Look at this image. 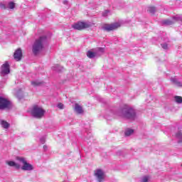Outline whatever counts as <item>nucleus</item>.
I'll use <instances>...</instances> for the list:
<instances>
[{
    "label": "nucleus",
    "mask_w": 182,
    "mask_h": 182,
    "mask_svg": "<svg viewBox=\"0 0 182 182\" xmlns=\"http://www.w3.org/2000/svg\"><path fill=\"white\" fill-rule=\"evenodd\" d=\"M114 114L115 116L124 117V119H129V120H134V119H136V111L127 105L124 106L123 108L119 109Z\"/></svg>",
    "instance_id": "1"
},
{
    "label": "nucleus",
    "mask_w": 182,
    "mask_h": 182,
    "mask_svg": "<svg viewBox=\"0 0 182 182\" xmlns=\"http://www.w3.org/2000/svg\"><path fill=\"white\" fill-rule=\"evenodd\" d=\"M46 42V36H41L38 39L36 40L33 45V53L38 55L42 49H43V45Z\"/></svg>",
    "instance_id": "2"
},
{
    "label": "nucleus",
    "mask_w": 182,
    "mask_h": 182,
    "mask_svg": "<svg viewBox=\"0 0 182 182\" xmlns=\"http://www.w3.org/2000/svg\"><path fill=\"white\" fill-rule=\"evenodd\" d=\"M31 116L36 119H42L45 116L46 111L39 105H34L31 111Z\"/></svg>",
    "instance_id": "3"
},
{
    "label": "nucleus",
    "mask_w": 182,
    "mask_h": 182,
    "mask_svg": "<svg viewBox=\"0 0 182 182\" xmlns=\"http://www.w3.org/2000/svg\"><path fill=\"white\" fill-rule=\"evenodd\" d=\"M92 26H93L92 23L82 21H78L72 25V28L76 31H83L85 29H87V28H92Z\"/></svg>",
    "instance_id": "4"
},
{
    "label": "nucleus",
    "mask_w": 182,
    "mask_h": 182,
    "mask_svg": "<svg viewBox=\"0 0 182 182\" xmlns=\"http://www.w3.org/2000/svg\"><path fill=\"white\" fill-rule=\"evenodd\" d=\"M16 160L23 164V166L21 167L22 170H24L25 171H31V170H33V166H32V164L28 163L25 158L21 157V156H17L16 158Z\"/></svg>",
    "instance_id": "5"
},
{
    "label": "nucleus",
    "mask_w": 182,
    "mask_h": 182,
    "mask_svg": "<svg viewBox=\"0 0 182 182\" xmlns=\"http://www.w3.org/2000/svg\"><path fill=\"white\" fill-rule=\"evenodd\" d=\"M12 102L8 99L0 96V109L4 110L5 109H11Z\"/></svg>",
    "instance_id": "6"
},
{
    "label": "nucleus",
    "mask_w": 182,
    "mask_h": 182,
    "mask_svg": "<svg viewBox=\"0 0 182 182\" xmlns=\"http://www.w3.org/2000/svg\"><path fill=\"white\" fill-rule=\"evenodd\" d=\"M95 176L98 182H105L106 178V174H105V171L102 169L95 170Z\"/></svg>",
    "instance_id": "7"
},
{
    "label": "nucleus",
    "mask_w": 182,
    "mask_h": 182,
    "mask_svg": "<svg viewBox=\"0 0 182 182\" xmlns=\"http://www.w3.org/2000/svg\"><path fill=\"white\" fill-rule=\"evenodd\" d=\"M10 73L11 70L9 69V63L8 61H6L4 64L1 65L0 75L1 76H6V75H9Z\"/></svg>",
    "instance_id": "8"
},
{
    "label": "nucleus",
    "mask_w": 182,
    "mask_h": 182,
    "mask_svg": "<svg viewBox=\"0 0 182 182\" xmlns=\"http://www.w3.org/2000/svg\"><path fill=\"white\" fill-rule=\"evenodd\" d=\"M117 28H120L119 23H114L112 24H106L103 26L102 29L104 31H107V32H110V31H114V29H117Z\"/></svg>",
    "instance_id": "9"
},
{
    "label": "nucleus",
    "mask_w": 182,
    "mask_h": 182,
    "mask_svg": "<svg viewBox=\"0 0 182 182\" xmlns=\"http://www.w3.org/2000/svg\"><path fill=\"white\" fill-rule=\"evenodd\" d=\"M14 58L15 60L17 62H19L21 59H22V50L21 48L17 49L14 54Z\"/></svg>",
    "instance_id": "10"
},
{
    "label": "nucleus",
    "mask_w": 182,
    "mask_h": 182,
    "mask_svg": "<svg viewBox=\"0 0 182 182\" xmlns=\"http://www.w3.org/2000/svg\"><path fill=\"white\" fill-rule=\"evenodd\" d=\"M6 164L10 167H15V168L19 169L21 168V164H16L15 161H6Z\"/></svg>",
    "instance_id": "11"
},
{
    "label": "nucleus",
    "mask_w": 182,
    "mask_h": 182,
    "mask_svg": "<svg viewBox=\"0 0 182 182\" xmlns=\"http://www.w3.org/2000/svg\"><path fill=\"white\" fill-rule=\"evenodd\" d=\"M16 97H17V99H21L23 97V91H22V89L16 90Z\"/></svg>",
    "instance_id": "12"
},
{
    "label": "nucleus",
    "mask_w": 182,
    "mask_h": 182,
    "mask_svg": "<svg viewBox=\"0 0 182 182\" xmlns=\"http://www.w3.org/2000/svg\"><path fill=\"white\" fill-rule=\"evenodd\" d=\"M75 111L77 114H82V113H83V108L78 104H75Z\"/></svg>",
    "instance_id": "13"
},
{
    "label": "nucleus",
    "mask_w": 182,
    "mask_h": 182,
    "mask_svg": "<svg viewBox=\"0 0 182 182\" xmlns=\"http://www.w3.org/2000/svg\"><path fill=\"white\" fill-rule=\"evenodd\" d=\"M171 80L173 85H176V86L181 87L182 86V82L177 80L176 77H172L171 78Z\"/></svg>",
    "instance_id": "14"
},
{
    "label": "nucleus",
    "mask_w": 182,
    "mask_h": 182,
    "mask_svg": "<svg viewBox=\"0 0 182 182\" xmlns=\"http://www.w3.org/2000/svg\"><path fill=\"white\" fill-rule=\"evenodd\" d=\"M0 123L1 127H4V129H8L9 127V123H8L5 120H0Z\"/></svg>",
    "instance_id": "15"
},
{
    "label": "nucleus",
    "mask_w": 182,
    "mask_h": 182,
    "mask_svg": "<svg viewBox=\"0 0 182 182\" xmlns=\"http://www.w3.org/2000/svg\"><path fill=\"white\" fill-rule=\"evenodd\" d=\"M105 53V48H97L95 49V53L96 55H102Z\"/></svg>",
    "instance_id": "16"
},
{
    "label": "nucleus",
    "mask_w": 182,
    "mask_h": 182,
    "mask_svg": "<svg viewBox=\"0 0 182 182\" xmlns=\"http://www.w3.org/2000/svg\"><path fill=\"white\" fill-rule=\"evenodd\" d=\"M53 70H55L56 72H62L63 70V68L60 67L59 65H56L52 68Z\"/></svg>",
    "instance_id": "17"
},
{
    "label": "nucleus",
    "mask_w": 182,
    "mask_h": 182,
    "mask_svg": "<svg viewBox=\"0 0 182 182\" xmlns=\"http://www.w3.org/2000/svg\"><path fill=\"white\" fill-rule=\"evenodd\" d=\"M133 133H134V130L132 129H127L125 130L124 134L127 136H132V134H133Z\"/></svg>",
    "instance_id": "18"
},
{
    "label": "nucleus",
    "mask_w": 182,
    "mask_h": 182,
    "mask_svg": "<svg viewBox=\"0 0 182 182\" xmlns=\"http://www.w3.org/2000/svg\"><path fill=\"white\" fill-rule=\"evenodd\" d=\"M96 55H97L96 53L92 51H87V56H88L90 59H93V58H95Z\"/></svg>",
    "instance_id": "19"
},
{
    "label": "nucleus",
    "mask_w": 182,
    "mask_h": 182,
    "mask_svg": "<svg viewBox=\"0 0 182 182\" xmlns=\"http://www.w3.org/2000/svg\"><path fill=\"white\" fill-rule=\"evenodd\" d=\"M174 100H175L176 103H178V105L182 104V97L176 95L174 97Z\"/></svg>",
    "instance_id": "20"
},
{
    "label": "nucleus",
    "mask_w": 182,
    "mask_h": 182,
    "mask_svg": "<svg viewBox=\"0 0 182 182\" xmlns=\"http://www.w3.org/2000/svg\"><path fill=\"white\" fill-rule=\"evenodd\" d=\"M41 84H42V82H40L38 80H35L31 82V85L33 86H41Z\"/></svg>",
    "instance_id": "21"
},
{
    "label": "nucleus",
    "mask_w": 182,
    "mask_h": 182,
    "mask_svg": "<svg viewBox=\"0 0 182 182\" xmlns=\"http://www.w3.org/2000/svg\"><path fill=\"white\" fill-rule=\"evenodd\" d=\"M149 180H150V176H144L141 178V182H148Z\"/></svg>",
    "instance_id": "22"
},
{
    "label": "nucleus",
    "mask_w": 182,
    "mask_h": 182,
    "mask_svg": "<svg viewBox=\"0 0 182 182\" xmlns=\"http://www.w3.org/2000/svg\"><path fill=\"white\" fill-rule=\"evenodd\" d=\"M148 11L149 14H154V12H156V7H153V6L149 7Z\"/></svg>",
    "instance_id": "23"
},
{
    "label": "nucleus",
    "mask_w": 182,
    "mask_h": 182,
    "mask_svg": "<svg viewBox=\"0 0 182 182\" xmlns=\"http://www.w3.org/2000/svg\"><path fill=\"white\" fill-rule=\"evenodd\" d=\"M8 6L9 9H14L15 8V3H14V1H10L8 4Z\"/></svg>",
    "instance_id": "24"
},
{
    "label": "nucleus",
    "mask_w": 182,
    "mask_h": 182,
    "mask_svg": "<svg viewBox=\"0 0 182 182\" xmlns=\"http://www.w3.org/2000/svg\"><path fill=\"white\" fill-rule=\"evenodd\" d=\"M46 141V137L43 136L40 138V142L41 143V144H45Z\"/></svg>",
    "instance_id": "25"
},
{
    "label": "nucleus",
    "mask_w": 182,
    "mask_h": 182,
    "mask_svg": "<svg viewBox=\"0 0 182 182\" xmlns=\"http://www.w3.org/2000/svg\"><path fill=\"white\" fill-rule=\"evenodd\" d=\"M57 107H58V109H60L62 110L65 109V105H63V104L60 102L58 104Z\"/></svg>",
    "instance_id": "26"
},
{
    "label": "nucleus",
    "mask_w": 182,
    "mask_h": 182,
    "mask_svg": "<svg viewBox=\"0 0 182 182\" xmlns=\"http://www.w3.org/2000/svg\"><path fill=\"white\" fill-rule=\"evenodd\" d=\"M110 14V11L109 10H106L102 13V16H107Z\"/></svg>",
    "instance_id": "27"
},
{
    "label": "nucleus",
    "mask_w": 182,
    "mask_h": 182,
    "mask_svg": "<svg viewBox=\"0 0 182 182\" xmlns=\"http://www.w3.org/2000/svg\"><path fill=\"white\" fill-rule=\"evenodd\" d=\"M161 48L165 50L168 49V46L167 45V43L161 44Z\"/></svg>",
    "instance_id": "28"
},
{
    "label": "nucleus",
    "mask_w": 182,
    "mask_h": 182,
    "mask_svg": "<svg viewBox=\"0 0 182 182\" xmlns=\"http://www.w3.org/2000/svg\"><path fill=\"white\" fill-rule=\"evenodd\" d=\"M176 136L178 138V139H181V136H182V133L181 132H178Z\"/></svg>",
    "instance_id": "29"
},
{
    "label": "nucleus",
    "mask_w": 182,
    "mask_h": 182,
    "mask_svg": "<svg viewBox=\"0 0 182 182\" xmlns=\"http://www.w3.org/2000/svg\"><path fill=\"white\" fill-rule=\"evenodd\" d=\"M43 150H44L45 151H46V150H48V146L44 145V146H43Z\"/></svg>",
    "instance_id": "30"
},
{
    "label": "nucleus",
    "mask_w": 182,
    "mask_h": 182,
    "mask_svg": "<svg viewBox=\"0 0 182 182\" xmlns=\"http://www.w3.org/2000/svg\"><path fill=\"white\" fill-rule=\"evenodd\" d=\"M63 4H64V5H66V4H68V1L65 0V1H63Z\"/></svg>",
    "instance_id": "31"
},
{
    "label": "nucleus",
    "mask_w": 182,
    "mask_h": 182,
    "mask_svg": "<svg viewBox=\"0 0 182 182\" xmlns=\"http://www.w3.org/2000/svg\"><path fill=\"white\" fill-rule=\"evenodd\" d=\"M178 143H182V139L178 141Z\"/></svg>",
    "instance_id": "32"
},
{
    "label": "nucleus",
    "mask_w": 182,
    "mask_h": 182,
    "mask_svg": "<svg viewBox=\"0 0 182 182\" xmlns=\"http://www.w3.org/2000/svg\"><path fill=\"white\" fill-rule=\"evenodd\" d=\"M4 8L5 9V6H4Z\"/></svg>",
    "instance_id": "33"
},
{
    "label": "nucleus",
    "mask_w": 182,
    "mask_h": 182,
    "mask_svg": "<svg viewBox=\"0 0 182 182\" xmlns=\"http://www.w3.org/2000/svg\"><path fill=\"white\" fill-rule=\"evenodd\" d=\"M181 166H182V164H181Z\"/></svg>",
    "instance_id": "34"
}]
</instances>
